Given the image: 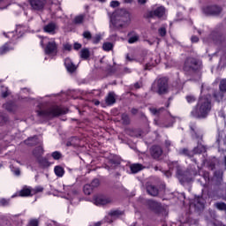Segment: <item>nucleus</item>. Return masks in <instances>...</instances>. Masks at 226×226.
Segmentation results:
<instances>
[{
  "mask_svg": "<svg viewBox=\"0 0 226 226\" xmlns=\"http://www.w3.org/2000/svg\"><path fill=\"white\" fill-rule=\"evenodd\" d=\"M35 140H36V138H30V139L25 140V144H27V146H34Z\"/></svg>",
  "mask_w": 226,
  "mask_h": 226,
  "instance_id": "34",
  "label": "nucleus"
},
{
  "mask_svg": "<svg viewBox=\"0 0 226 226\" xmlns=\"http://www.w3.org/2000/svg\"><path fill=\"white\" fill-rule=\"evenodd\" d=\"M29 195H33V189L31 187H24L19 192V197H29Z\"/></svg>",
  "mask_w": 226,
  "mask_h": 226,
  "instance_id": "16",
  "label": "nucleus"
},
{
  "mask_svg": "<svg viewBox=\"0 0 226 226\" xmlns=\"http://www.w3.org/2000/svg\"><path fill=\"white\" fill-rule=\"evenodd\" d=\"M3 108L5 109V110L8 112H13L14 110H17V106L13 102H6L4 104Z\"/></svg>",
  "mask_w": 226,
  "mask_h": 226,
  "instance_id": "18",
  "label": "nucleus"
},
{
  "mask_svg": "<svg viewBox=\"0 0 226 226\" xmlns=\"http://www.w3.org/2000/svg\"><path fill=\"white\" fill-rule=\"evenodd\" d=\"M0 3H3L4 4H10L11 0H0Z\"/></svg>",
  "mask_w": 226,
  "mask_h": 226,
  "instance_id": "50",
  "label": "nucleus"
},
{
  "mask_svg": "<svg viewBox=\"0 0 226 226\" xmlns=\"http://www.w3.org/2000/svg\"><path fill=\"white\" fill-rule=\"evenodd\" d=\"M112 202V199L106 196H99L94 200L95 206H107V204H110Z\"/></svg>",
  "mask_w": 226,
  "mask_h": 226,
  "instance_id": "9",
  "label": "nucleus"
},
{
  "mask_svg": "<svg viewBox=\"0 0 226 226\" xmlns=\"http://www.w3.org/2000/svg\"><path fill=\"white\" fill-rule=\"evenodd\" d=\"M30 4L34 10H43L45 0H30Z\"/></svg>",
  "mask_w": 226,
  "mask_h": 226,
  "instance_id": "11",
  "label": "nucleus"
},
{
  "mask_svg": "<svg viewBox=\"0 0 226 226\" xmlns=\"http://www.w3.org/2000/svg\"><path fill=\"white\" fill-rule=\"evenodd\" d=\"M139 4H146L147 3V0H138Z\"/></svg>",
  "mask_w": 226,
  "mask_h": 226,
  "instance_id": "51",
  "label": "nucleus"
},
{
  "mask_svg": "<svg viewBox=\"0 0 226 226\" xmlns=\"http://www.w3.org/2000/svg\"><path fill=\"white\" fill-rule=\"evenodd\" d=\"M200 68V63H198L195 58H187L184 65L185 72H195Z\"/></svg>",
  "mask_w": 226,
  "mask_h": 226,
  "instance_id": "6",
  "label": "nucleus"
},
{
  "mask_svg": "<svg viewBox=\"0 0 226 226\" xmlns=\"http://www.w3.org/2000/svg\"><path fill=\"white\" fill-rule=\"evenodd\" d=\"M14 174L16 175V176H20V170H16L15 171H14Z\"/></svg>",
  "mask_w": 226,
  "mask_h": 226,
  "instance_id": "53",
  "label": "nucleus"
},
{
  "mask_svg": "<svg viewBox=\"0 0 226 226\" xmlns=\"http://www.w3.org/2000/svg\"><path fill=\"white\" fill-rule=\"evenodd\" d=\"M166 146H170V141H166Z\"/></svg>",
  "mask_w": 226,
  "mask_h": 226,
  "instance_id": "61",
  "label": "nucleus"
},
{
  "mask_svg": "<svg viewBox=\"0 0 226 226\" xmlns=\"http://www.w3.org/2000/svg\"><path fill=\"white\" fill-rule=\"evenodd\" d=\"M57 29H59V27L56 23L53 22L49 23L43 26L44 33H48V34H56Z\"/></svg>",
  "mask_w": 226,
  "mask_h": 226,
  "instance_id": "8",
  "label": "nucleus"
},
{
  "mask_svg": "<svg viewBox=\"0 0 226 226\" xmlns=\"http://www.w3.org/2000/svg\"><path fill=\"white\" fill-rule=\"evenodd\" d=\"M26 31V26H22L21 25H19L16 27V31L7 33L6 37L10 38V40L15 41L20 38L21 36H23Z\"/></svg>",
  "mask_w": 226,
  "mask_h": 226,
  "instance_id": "7",
  "label": "nucleus"
},
{
  "mask_svg": "<svg viewBox=\"0 0 226 226\" xmlns=\"http://www.w3.org/2000/svg\"><path fill=\"white\" fill-rule=\"evenodd\" d=\"M54 171L57 177H63L64 176V169L61 166H56Z\"/></svg>",
  "mask_w": 226,
  "mask_h": 226,
  "instance_id": "22",
  "label": "nucleus"
},
{
  "mask_svg": "<svg viewBox=\"0 0 226 226\" xmlns=\"http://www.w3.org/2000/svg\"><path fill=\"white\" fill-rule=\"evenodd\" d=\"M94 105H100V101H94Z\"/></svg>",
  "mask_w": 226,
  "mask_h": 226,
  "instance_id": "59",
  "label": "nucleus"
},
{
  "mask_svg": "<svg viewBox=\"0 0 226 226\" xmlns=\"http://www.w3.org/2000/svg\"><path fill=\"white\" fill-rule=\"evenodd\" d=\"M106 103L107 105H114L116 103V95L114 93H109L106 97Z\"/></svg>",
  "mask_w": 226,
  "mask_h": 226,
  "instance_id": "19",
  "label": "nucleus"
},
{
  "mask_svg": "<svg viewBox=\"0 0 226 226\" xmlns=\"http://www.w3.org/2000/svg\"><path fill=\"white\" fill-rule=\"evenodd\" d=\"M153 89L155 91V93H158V94H163L167 93V90L169 89L167 79L161 78L157 79L153 86Z\"/></svg>",
  "mask_w": 226,
  "mask_h": 226,
  "instance_id": "5",
  "label": "nucleus"
},
{
  "mask_svg": "<svg viewBox=\"0 0 226 226\" xmlns=\"http://www.w3.org/2000/svg\"><path fill=\"white\" fill-rule=\"evenodd\" d=\"M147 41V43H149V45L153 44V42H151L150 41Z\"/></svg>",
  "mask_w": 226,
  "mask_h": 226,
  "instance_id": "62",
  "label": "nucleus"
},
{
  "mask_svg": "<svg viewBox=\"0 0 226 226\" xmlns=\"http://www.w3.org/2000/svg\"><path fill=\"white\" fill-rule=\"evenodd\" d=\"M211 98L210 96L200 97L196 107L191 112L193 117H207V114L211 112Z\"/></svg>",
  "mask_w": 226,
  "mask_h": 226,
  "instance_id": "1",
  "label": "nucleus"
},
{
  "mask_svg": "<svg viewBox=\"0 0 226 226\" xmlns=\"http://www.w3.org/2000/svg\"><path fill=\"white\" fill-rule=\"evenodd\" d=\"M34 154L36 157L41 156V154H43V147H38L37 148H35V151H34Z\"/></svg>",
  "mask_w": 226,
  "mask_h": 226,
  "instance_id": "29",
  "label": "nucleus"
},
{
  "mask_svg": "<svg viewBox=\"0 0 226 226\" xmlns=\"http://www.w3.org/2000/svg\"><path fill=\"white\" fill-rule=\"evenodd\" d=\"M148 206L153 211H158L160 209V203L156 201L149 200Z\"/></svg>",
  "mask_w": 226,
  "mask_h": 226,
  "instance_id": "23",
  "label": "nucleus"
},
{
  "mask_svg": "<svg viewBox=\"0 0 226 226\" xmlns=\"http://www.w3.org/2000/svg\"><path fill=\"white\" fill-rule=\"evenodd\" d=\"M64 49L65 50H72V45H70V44H64Z\"/></svg>",
  "mask_w": 226,
  "mask_h": 226,
  "instance_id": "48",
  "label": "nucleus"
},
{
  "mask_svg": "<svg viewBox=\"0 0 226 226\" xmlns=\"http://www.w3.org/2000/svg\"><path fill=\"white\" fill-rule=\"evenodd\" d=\"M131 171L132 174H137V172H140L144 168L142 167V164H132L130 166Z\"/></svg>",
  "mask_w": 226,
  "mask_h": 226,
  "instance_id": "20",
  "label": "nucleus"
},
{
  "mask_svg": "<svg viewBox=\"0 0 226 226\" xmlns=\"http://www.w3.org/2000/svg\"><path fill=\"white\" fill-rule=\"evenodd\" d=\"M66 112H68L67 109H64L58 106H53L46 110L37 111V114L41 117H47L48 119H52V117H57V116L66 114Z\"/></svg>",
  "mask_w": 226,
  "mask_h": 226,
  "instance_id": "3",
  "label": "nucleus"
},
{
  "mask_svg": "<svg viewBox=\"0 0 226 226\" xmlns=\"http://www.w3.org/2000/svg\"><path fill=\"white\" fill-rule=\"evenodd\" d=\"M10 50H13V48L10 47V44L6 43L0 48V56L6 54V52H10Z\"/></svg>",
  "mask_w": 226,
  "mask_h": 226,
  "instance_id": "24",
  "label": "nucleus"
},
{
  "mask_svg": "<svg viewBox=\"0 0 226 226\" xmlns=\"http://www.w3.org/2000/svg\"><path fill=\"white\" fill-rule=\"evenodd\" d=\"M179 154H184L185 156H193V153L189 152L188 149H186V148L180 150Z\"/></svg>",
  "mask_w": 226,
  "mask_h": 226,
  "instance_id": "31",
  "label": "nucleus"
},
{
  "mask_svg": "<svg viewBox=\"0 0 226 226\" xmlns=\"http://www.w3.org/2000/svg\"><path fill=\"white\" fill-rule=\"evenodd\" d=\"M90 185H92V188H96V187H98V186L100 185V180H98V179H94V180L92 181V183H91Z\"/></svg>",
  "mask_w": 226,
  "mask_h": 226,
  "instance_id": "38",
  "label": "nucleus"
},
{
  "mask_svg": "<svg viewBox=\"0 0 226 226\" xmlns=\"http://www.w3.org/2000/svg\"><path fill=\"white\" fill-rule=\"evenodd\" d=\"M150 112H152V114H154V115H156V114H158V109H150Z\"/></svg>",
  "mask_w": 226,
  "mask_h": 226,
  "instance_id": "49",
  "label": "nucleus"
},
{
  "mask_svg": "<svg viewBox=\"0 0 226 226\" xmlns=\"http://www.w3.org/2000/svg\"><path fill=\"white\" fill-rule=\"evenodd\" d=\"M132 114H137V109H132Z\"/></svg>",
  "mask_w": 226,
  "mask_h": 226,
  "instance_id": "60",
  "label": "nucleus"
},
{
  "mask_svg": "<svg viewBox=\"0 0 226 226\" xmlns=\"http://www.w3.org/2000/svg\"><path fill=\"white\" fill-rule=\"evenodd\" d=\"M147 191L149 195H152V197H156V195H158V189L154 185H148L147 187Z\"/></svg>",
  "mask_w": 226,
  "mask_h": 226,
  "instance_id": "21",
  "label": "nucleus"
},
{
  "mask_svg": "<svg viewBox=\"0 0 226 226\" xmlns=\"http://www.w3.org/2000/svg\"><path fill=\"white\" fill-rule=\"evenodd\" d=\"M93 185L87 184L83 187V192L85 195H91V193L93 192Z\"/></svg>",
  "mask_w": 226,
  "mask_h": 226,
  "instance_id": "25",
  "label": "nucleus"
},
{
  "mask_svg": "<svg viewBox=\"0 0 226 226\" xmlns=\"http://www.w3.org/2000/svg\"><path fill=\"white\" fill-rule=\"evenodd\" d=\"M102 49L106 52H109V51L112 50V49H114V44H112V42H104L102 45Z\"/></svg>",
  "mask_w": 226,
  "mask_h": 226,
  "instance_id": "26",
  "label": "nucleus"
},
{
  "mask_svg": "<svg viewBox=\"0 0 226 226\" xmlns=\"http://www.w3.org/2000/svg\"><path fill=\"white\" fill-rule=\"evenodd\" d=\"M102 40V35L97 34L94 37L93 41L94 43H100V41Z\"/></svg>",
  "mask_w": 226,
  "mask_h": 226,
  "instance_id": "41",
  "label": "nucleus"
},
{
  "mask_svg": "<svg viewBox=\"0 0 226 226\" xmlns=\"http://www.w3.org/2000/svg\"><path fill=\"white\" fill-rule=\"evenodd\" d=\"M203 11L207 15H218V13H220V11H222V8H220L216 5L207 6L203 9Z\"/></svg>",
  "mask_w": 226,
  "mask_h": 226,
  "instance_id": "10",
  "label": "nucleus"
},
{
  "mask_svg": "<svg viewBox=\"0 0 226 226\" xmlns=\"http://www.w3.org/2000/svg\"><path fill=\"white\" fill-rule=\"evenodd\" d=\"M110 6L112 8H117V6H119V2H117V1H111Z\"/></svg>",
  "mask_w": 226,
  "mask_h": 226,
  "instance_id": "45",
  "label": "nucleus"
},
{
  "mask_svg": "<svg viewBox=\"0 0 226 226\" xmlns=\"http://www.w3.org/2000/svg\"><path fill=\"white\" fill-rule=\"evenodd\" d=\"M33 193H40V192H43V187H36L35 189H32Z\"/></svg>",
  "mask_w": 226,
  "mask_h": 226,
  "instance_id": "43",
  "label": "nucleus"
},
{
  "mask_svg": "<svg viewBox=\"0 0 226 226\" xmlns=\"http://www.w3.org/2000/svg\"><path fill=\"white\" fill-rule=\"evenodd\" d=\"M80 57L82 59H87L89 57V49H83L80 51Z\"/></svg>",
  "mask_w": 226,
  "mask_h": 226,
  "instance_id": "28",
  "label": "nucleus"
},
{
  "mask_svg": "<svg viewBox=\"0 0 226 226\" xmlns=\"http://www.w3.org/2000/svg\"><path fill=\"white\" fill-rule=\"evenodd\" d=\"M198 33H199V34H201L202 32H200V30H198Z\"/></svg>",
  "mask_w": 226,
  "mask_h": 226,
  "instance_id": "63",
  "label": "nucleus"
},
{
  "mask_svg": "<svg viewBox=\"0 0 226 226\" xmlns=\"http://www.w3.org/2000/svg\"><path fill=\"white\" fill-rule=\"evenodd\" d=\"M124 3L130 4L131 3H133V0H123Z\"/></svg>",
  "mask_w": 226,
  "mask_h": 226,
  "instance_id": "54",
  "label": "nucleus"
},
{
  "mask_svg": "<svg viewBox=\"0 0 226 226\" xmlns=\"http://www.w3.org/2000/svg\"><path fill=\"white\" fill-rule=\"evenodd\" d=\"M64 65H65L67 72H69L70 73H73V72H75V70H77V66H75V64H73V62H72V59H70V58H65Z\"/></svg>",
  "mask_w": 226,
  "mask_h": 226,
  "instance_id": "14",
  "label": "nucleus"
},
{
  "mask_svg": "<svg viewBox=\"0 0 226 226\" xmlns=\"http://www.w3.org/2000/svg\"><path fill=\"white\" fill-rule=\"evenodd\" d=\"M83 21H84V16H82V15L77 16V17L74 19L75 24H82Z\"/></svg>",
  "mask_w": 226,
  "mask_h": 226,
  "instance_id": "33",
  "label": "nucleus"
},
{
  "mask_svg": "<svg viewBox=\"0 0 226 226\" xmlns=\"http://www.w3.org/2000/svg\"><path fill=\"white\" fill-rule=\"evenodd\" d=\"M82 48V45L80 43H74V49L79 50V49Z\"/></svg>",
  "mask_w": 226,
  "mask_h": 226,
  "instance_id": "46",
  "label": "nucleus"
},
{
  "mask_svg": "<svg viewBox=\"0 0 226 226\" xmlns=\"http://www.w3.org/2000/svg\"><path fill=\"white\" fill-rule=\"evenodd\" d=\"M140 83H136V84H134V87H135V89H140Z\"/></svg>",
  "mask_w": 226,
  "mask_h": 226,
  "instance_id": "52",
  "label": "nucleus"
},
{
  "mask_svg": "<svg viewBox=\"0 0 226 226\" xmlns=\"http://www.w3.org/2000/svg\"><path fill=\"white\" fill-rule=\"evenodd\" d=\"M101 3H103V2H105V0H99Z\"/></svg>",
  "mask_w": 226,
  "mask_h": 226,
  "instance_id": "64",
  "label": "nucleus"
},
{
  "mask_svg": "<svg viewBox=\"0 0 226 226\" xmlns=\"http://www.w3.org/2000/svg\"><path fill=\"white\" fill-rule=\"evenodd\" d=\"M83 37L86 38L87 40H91V38H92L91 32H89V31L84 32Z\"/></svg>",
  "mask_w": 226,
  "mask_h": 226,
  "instance_id": "39",
  "label": "nucleus"
},
{
  "mask_svg": "<svg viewBox=\"0 0 226 226\" xmlns=\"http://www.w3.org/2000/svg\"><path fill=\"white\" fill-rule=\"evenodd\" d=\"M163 151L162 150V147L158 146H154L151 148V154L153 158H159L161 154H162Z\"/></svg>",
  "mask_w": 226,
  "mask_h": 226,
  "instance_id": "15",
  "label": "nucleus"
},
{
  "mask_svg": "<svg viewBox=\"0 0 226 226\" xmlns=\"http://www.w3.org/2000/svg\"><path fill=\"white\" fill-rule=\"evenodd\" d=\"M51 156H52V158H54V160H60L61 153H59L58 151L53 152Z\"/></svg>",
  "mask_w": 226,
  "mask_h": 226,
  "instance_id": "35",
  "label": "nucleus"
},
{
  "mask_svg": "<svg viewBox=\"0 0 226 226\" xmlns=\"http://www.w3.org/2000/svg\"><path fill=\"white\" fill-rule=\"evenodd\" d=\"M0 204H1V206H8V204H10V200L2 199V200H0Z\"/></svg>",
  "mask_w": 226,
  "mask_h": 226,
  "instance_id": "42",
  "label": "nucleus"
},
{
  "mask_svg": "<svg viewBox=\"0 0 226 226\" xmlns=\"http://www.w3.org/2000/svg\"><path fill=\"white\" fill-rule=\"evenodd\" d=\"M29 225L30 226H38V220H36V219L31 220L29 222Z\"/></svg>",
  "mask_w": 226,
  "mask_h": 226,
  "instance_id": "44",
  "label": "nucleus"
},
{
  "mask_svg": "<svg viewBox=\"0 0 226 226\" xmlns=\"http://www.w3.org/2000/svg\"><path fill=\"white\" fill-rule=\"evenodd\" d=\"M159 34L160 36H165L167 34V28L165 26L159 28Z\"/></svg>",
  "mask_w": 226,
  "mask_h": 226,
  "instance_id": "36",
  "label": "nucleus"
},
{
  "mask_svg": "<svg viewBox=\"0 0 226 226\" xmlns=\"http://www.w3.org/2000/svg\"><path fill=\"white\" fill-rule=\"evenodd\" d=\"M205 151H206V147L202 145H199L196 148H194L193 154H197L204 153Z\"/></svg>",
  "mask_w": 226,
  "mask_h": 226,
  "instance_id": "27",
  "label": "nucleus"
},
{
  "mask_svg": "<svg viewBox=\"0 0 226 226\" xmlns=\"http://www.w3.org/2000/svg\"><path fill=\"white\" fill-rule=\"evenodd\" d=\"M165 175L167 177H170V176H172V173L170 171H167Z\"/></svg>",
  "mask_w": 226,
  "mask_h": 226,
  "instance_id": "56",
  "label": "nucleus"
},
{
  "mask_svg": "<svg viewBox=\"0 0 226 226\" xmlns=\"http://www.w3.org/2000/svg\"><path fill=\"white\" fill-rule=\"evenodd\" d=\"M110 216H120L123 213L119 210H114L109 213Z\"/></svg>",
  "mask_w": 226,
  "mask_h": 226,
  "instance_id": "37",
  "label": "nucleus"
},
{
  "mask_svg": "<svg viewBox=\"0 0 226 226\" xmlns=\"http://www.w3.org/2000/svg\"><path fill=\"white\" fill-rule=\"evenodd\" d=\"M2 96H3V98H6V96H8V91L4 92V93L2 94Z\"/></svg>",
  "mask_w": 226,
  "mask_h": 226,
  "instance_id": "55",
  "label": "nucleus"
},
{
  "mask_svg": "<svg viewBox=\"0 0 226 226\" xmlns=\"http://www.w3.org/2000/svg\"><path fill=\"white\" fill-rule=\"evenodd\" d=\"M126 60L127 61H132V59L130 57V55H126Z\"/></svg>",
  "mask_w": 226,
  "mask_h": 226,
  "instance_id": "57",
  "label": "nucleus"
},
{
  "mask_svg": "<svg viewBox=\"0 0 226 226\" xmlns=\"http://www.w3.org/2000/svg\"><path fill=\"white\" fill-rule=\"evenodd\" d=\"M127 22H130V12L125 9H118L111 18V23L117 29L124 27Z\"/></svg>",
  "mask_w": 226,
  "mask_h": 226,
  "instance_id": "2",
  "label": "nucleus"
},
{
  "mask_svg": "<svg viewBox=\"0 0 226 226\" xmlns=\"http://www.w3.org/2000/svg\"><path fill=\"white\" fill-rule=\"evenodd\" d=\"M215 179H222V177H223V172L216 171L215 173Z\"/></svg>",
  "mask_w": 226,
  "mask_h": 226,
  "instance_id": "40",
  "label": "nucleus"
},
{
  "mask_svg": "<svg viewBox=\"0 0 226 226\" xmlns=\"http://www.w3.org/2000/svg\"><path fill=\"white\" fill-rule=\"evenodd\" d=\"M151 17H158L159 19L165 15V7L159 6L150 12Z\"/></svg>",
  "mask_w": 226,
  "mask_h": 226,
  "instance_id": "13",
  "label": "nucleus"
},
{
  "mask_svg": "<svg viewBox=\"0 0 226 226\" xmlns=\"http://www.w3.org/2000/svg\"><path fill=\"white\" fill-rule=\"evenodd\" d=\"M185 100L189 103H194V102L197 101V97L195 95L189 94L186 95Z\"/></svg>",
  "mask_w": 226,
  "mask_h": 226,
  "instance_id": "30",
  "label": "nucleus"
},
{
  "mask_svg": "<svg viewBox=\"0 0 226 226\" xmlns=\"http://www.w3.org/2000/svg\"><path fill=\"white\" fill-rule=\"evenodd\" d=\"M139 36L137 34V33H130L129 34V39H128V43H137L139 41Z\"/></svg>",
  "mask_w": 226,
  "mask_h": 226,
  "instance_id": "17",
  "label": "nucleus"
},
{
  "mask_svg": "<svg viewBox=\"0 0 226 226\" xmlns=\"http://www.w3.org/2000/svg\"><path fill=\"white\" fill-rule=\"evenodd\" d=\"M3 121H4V117L0 115V123H3Z\"/></svg>",
  "mask_w": 226,
  "mask_h": 226,
  "instance_id": "58",
  "label": "nucleus"
},
{
  "mask_svg": "<svg viewBox=\"0 0 226 226\" xmlns=\"http://www.w3.org/2000/svg\"><path fill=\"white\" fill-rule=\"evenodd\" d=\"M220 91L221 93L219 94H215V98L217 100V102H220V100L223 98V92L226 91V79L221 80Z\"/></svg>",
  "mask_w": 226,
  "mask_h": 226,
  "instance_id": "12",
  "label": "nucleus"
},
{
  "mask_svg": "<svg viewBox=\"0 0 226 226\" xmlns=\"http://www.w3.org/2000/svg\"><path fill=\"white\" fill-rule=\"evenodd\" d=\"M201 200L202 199H197V204L195 206L198 209H204V203Z\"/></svg>",
  "mask_w": 226,
  "mask_h": 226,
  "instance_id": "32",
  "label": "nucleus"
},
{
  "mask_svg": "<svg viewBox=\"0 0 226 226\" xmlns=\"http://www.w3.org/2000/svg\"><path fill=\"white\" fill-rule=\"evenodd\" d=\"M191 41H192V43H197V41H199V37H197V36H192V37L191 38Z\"/></svg>",
  "mask_w": 226,
  "mask_h": 226,
  "instance_id": "47",
  "label": "nucleus"
},
{
  "mask_svg": "<svg viewBox=\"0 0 226 226\" xmlns=\"http://www.w3.org/2000/svg\"><path fill=\"white\" fill-rule=\"evenodd\" d=\"M41 45L44 48V52L47 56H56L57 54V44L54 39L44 37L41 41Z\"/></svg>",
  "mask_w": 226,
  "mask_h": 226,
  "instance_id": "4",
  "label": "nucleus"
}]
</instances>
